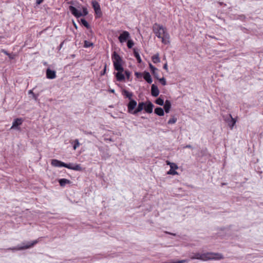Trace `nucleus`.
I'll use <instances>...</instances> for the list:
<instances>
[{
    "label": "nucleus",
    "mask_w": 263,
    "mask_h": 263,
    "mask_svg": "<svg viewBox=\"0 0 263 263\" xmlns=\"http://www.w3.org/2000/svg\"><path fill=\"white\" fill-rule=\"evenodd\" d=\"M74 25L75 27L77 28V26H76V24L74 23Z\"/></svg>",
    "instance_id": "nucleus-48"
},
{
    "label": "nucleus",
    "mask_w": 263,
    "mask_h": 263,
    "mask_svg": "<svg viewBox=\"0 0 263 263\" xmlns=\"http://www.w3.org/2000/svg\"><path fill=\"white\" fill-rule=\"evenodd\" d=\"M155 102L156 104L160 105H162L164 103L163 99H161V98L157 99Z\"/></svg>",
    "instance_id": "nucleus-29"
},
{
    "label": "nucleus",
    "mask_w": 263,
    "mask_h": 263,
    "mask_svg": "<svg viewBox=\"0 0 263 263\" xmlns=\"http://www.w3.org/2000/svg\"><path fill=\"white\" fill-rule=\"evenodd\" d=\"M167 174L174 175L177 174L178 173L175 171V170L170 169V171L167 172Z\"/></svg>",
    "instance_id": "nucleus-33"
},
{
    "label": "nucleus",
    "mask_w": 263,
    "mask_h": 263,
    "mask_svg": "<svg viewBox=\"0 0 263 263\" xmlns=\"http://www.w3.org/2000/svg\"><path fill=\"white\" fill-rule=\"evenodd\" d=\"M218 3L220 6H222V5L226 6V4H224L223 2H219Z\"/></svg>",
    "instance_id": "nucleus-44"
},
{
    "label": "nucleus",
    "mask_w": 263,
    "mask_h": 263,
    "mask_svg": "<svg viewBox=\"0 0 263 263\" xmlns=\"http://www.w3.org/2000/svg\"><path fill=\"white\" fill-rule=\"evenodd\" d=\"M29 93H32V94H33V97H34V99H35V100L36 99V96H35V95L33 93V92H32V90H29Z\"/></svg>",
    "instance_id": "nucleus-39"
},
{
    "label": "nucleus",
    "mask_w": 263,
    "mask_h": 263,
    "mask_svg": "<svg viewBox=\"0 0 263 263\" xmlns=\"http://www.w3.org/2000/svg\"><path fill=\"white\" fill-rule=\"evenodd\" d=\"M143 109L146 112H148V104L147 102H146L145 103L143 102L139 103L138 107L135 109L133 115H137Z\"/></svg>",
    "instance_id": "nucleus-4"
},
{
    "label": "nucleus",
    "mask_w": 263,
    "mask_h": 263,
    "mask_svg": "<svg viewBox=\"0 0 263 263\" xmlns=\"http://www.w3.org/2000/svg\"><path fill=\"white\" fill-rule=\"evenodd\" d=\"M191 259H199L203 261L210 260H220L224 258L222 254L213 252H206L205 253H193L190 256Z\"/></svg>",
    "instance_id": "nucleus-2"
},
{
    "label": "nucleus",
    "mask_w": 263,
    "mask_h": 263,
    "mask_svg": "<svg viewBox=\"0 0 263 263\" xmlns=\"http://www.w3.org/2000/svg\"><path fill=\"white\" fill-rule=\"evenodd\" d=\"M185 147L186 148H192V146L191 145H187L185 146Z\"/></svg>",
    "instance_id": "nucleus-45"
},
{
    "label": "nucleus",
    "mask_w": 263,
    "mask_h": 263,
    "mask_svg": "<svg viewBox=\"0 0 263 263\" xmlns=\"http://www.w3.org/2000/svg\"><path fill=\"white\" fill-rule=\"evenodd\" d=\"M153 104L149 101V113H151L153 111Z\"/></svg>",
    "instance_id": "nucleus-35"
},
{
    "label": "nucleus",
    "mask_w": 263,
    "mask_h": 263,
    "mask_svg": "<svg viewBox=\"0 0 263 263\" xmlns=\"http://www.w3.org/2000/svg\"><path fill=\"white\" fill-rule=\"evenodd\" d=\"M2 52L4 53L5 54L8 55L9 58L11 59H13V57L11 56V54H10L5 49H2Z\"/></svg>",
    "instance_id": "nucleus-31"
},
{
    "label": "nucleus",
    "mask_w": 263,
    "mask_h": 263,
    "mask_svg": "<svg viewBox=\"0 0 263 263\" xmlns=\"http://www.w3.org/2000/svg\"><path fill=\"white\" fill-rule=\"evenodd\" d=\"M59 182L61 186H64L66 184H70L71 181L68 179L63 178L60 179Z\"/></svg>",
    "instance_id": "nucleus-19"
},
{
    "label": "nucleus",
    "mask_w": 263,
    "mask_h": 263,
    "mask_svg": "<svg viewBox=\"0 0 263 263\" xmlns=\"http://www.w3.org/2000/svg\"><path fill=\"white\" fill-rule=\"evenodd\" d=\"M163 68L167 71V63H165L163 65Z\"/></svg>",
    "instance_id": "nucleus-42"
},
{
    "label": "nucleus",
    "mask_w": 263,
    "mask_h": 263,
    "mask_svg": "<svg viewBox=\"0 0 263 263\" xmlns=\"http://www.w3.org/2000/svg\"><path fill=\"white\" fill-rule=\"evenodd\" d=\"M51 164L55 167H63L64 165V162L57 159H52L51 160Z\"/></svg>",
    "instance_id": "nucleus-15"
},
{
    "label": "nucleus",
    "mask_w": 263,
    "mask_h": 263,
    "mask_svg": "<svg viewBox=\"0 0 263 263\" xmlns=\"http://www.w3.org/2000/svg\"><path fill=\"white\" fill-rule=\"evenodd\" d=\"M37 242H38L37 240H35L33 241L32 242L29 243V244L26 246H25L23 247H20L18 248H10L9 249L12 250H24V249H28V248H30L33 247L34 245H35L36 243H37Z\"/></svg>",
    "instance_id": "nucleus-10"
},
{
    "label": "nucleus",
    "mask_w": 263,
    "mask_h": 263,
    "mask_svg": "<svg viewBox=\"0 0 263 263\" xmlns=\"http://www.w3.org/2000/svg\"><path fill=\"white\" fill-rule=\"evenodd\" d=\"M152 60L153 62V63H157L160 62V58L159 57V54H156L153 55L152 57Z\"/></svg>",
    "instance_id": "nucleus-22"
},
{
    "label": "nucleus",
    "mask_w": 263,
    "mask_h": 263,
    "mask_svg": "<svg viewBox=\"0 0 263 263\" xmlns=\"http://www.w3.org/2000/svg\"><path fill=\"white\" fill-rule=\"evenodd\" d=\"M73 142L74 143L73 148L76 150L80 146V144L78 139L74 140Z\"/></svg>",
    "instance_id": "nucleus-26"
},
{
    "label": "nucleus",
    "mask_w": 263,
    "mask_h": 263,
    "mask_svg": "<svg viewBox=\"0 0 263 263\" xmlns=\"http://www.w3.org/2000/svg\"><path fill=\"white\" fill-rule=\"evenodd\" d=\"M92 6L95 10V13L98 17L102 16V13L101 10L100 6L98 2L96 1H92L91 2Z\"/></svg>",
    "instance_id": "nucleus-5"
},
{
    "label": "nucleus",
    "mask_w": 263,
    "mask_h": 263,
    "mask_svg": "<svg viewBox=\"0 0 263 263\" xmlns=\"http://www.w3.org/2000/svg\"><path fill=\"white\" fill-rule=\"evenodd\" d=\"M110 91L112 92H114V90H111Z\"/></svg>",
    "instance_id": "nucleus-47"
},
{
    "label": "nucleus",
    "mask_w": 263,
    "mask_h": 263,
    "mask_svg": "<svg viewBox=\"0 0 263 263\" xmlns=\"http://www.w3.org/2000/svg\"><path fill=\"white\" fill-rule=\"evenodd\" d=\"M137 103L135 100H131L127 104L128 112L130 114H134L135 109Z\"/></svg>",
    "instance_id": "nucleus-6"
},
{
    "label": "nucleus",
    "mask_w": 263,
    "mask_h": 263,
    "mask_svg": "<svg viewBox=\"0 0 263 263\" xmlns=\"http://www.w3.org/2000/svg\"><path fill=\"white\" fill-rule=\"evenodd\" d=\"M134 45V42L132 41V40H128L127 41V46L128 47V48H132L133 46Z\"/></svg>",
    "instance_id": "nucleus-30"
},
{
    "label": "nucleus",
    "mask_w": 263,
    "mask_h": 263,
    "mask_svg": "<svg viewBox=\"0 0 263 263\" xmlns=\"http://www.w3.org/2000/svg\"><path fill=\"white\" fill-rule=\"evenodd\" d=\"M69 9L71 13H72V14H73L74 16H76L77 18L83 16L82 13L81 11H79L76 8H75L73 6H70L69 7Z\"/></svg>",
    "instance_id": "nucleus-9"
},
{
    "label": "nucleus",
    "mask_w": 263,
    "mask_h": 263,
    "mask_svg": "<svg viewBox=\"0 0 263 263\" xmlns=\"http://www.w3.org/2000/svg\"><path fill=\"white\" fill-rule=\"evenodd\" d=\"M159 93V90L158 87L155 84H153L151 87V94L154 97H157Z\"/></svg>",
    "instance_id": "nucleus-16"
},
{
    "label": "nucleus",
    "mask_w": 263,
    "mask_h": 263,
    "mask_svg": "<svg viewBox=\"0 0 263 263\" xmlns=\"http://www.w3.org/2000/svg\"><path fill=\"white\" fill-rule=\"evenodd\" d=\"M134 54L137 60L138 61V63H140L141 62V59L140 58V56L138 52V51L136 50L135 48L134 49Z\"/></svg>",
    "instance_id": "nucleus-21"
},
{
    "label": "nucleus",
    "mask_w": 263,
    "mask_h": 263,
    "mask_svg": "<svg viewBox=\"0 0 263 263\" xmlns=\"http://www.w3.org/2000/svg\"><path fill=\"white\" fill-rule=\"evenodd\" d=\"M46 77L49 79H53L56 77L55 71L49 68L46 70Z\"/></svg>",
    "instance_id": "nucleus-12"
},
{
    "label": "nucleus",
    "mask_w": 263,
    "mask_h": 263,
    "mask_svg": "<svg viewBox=\"0 0 263 263\" xmlns=\"http://www.w3.org/2000/svg\"><path fill=\"white\" fill-rule=\"evenodd\" d=\"M43 1L44 0H36V4L37 5H40Z\"/></svg>",
    "instance_id": "nucleus-38"
},
{
    "label": "nucleus",
    "mask_w": 263,
    "mask_h": 263,
    "mask_svg": "<svg viewBox=\"0 0 263 263\" xmlns=\"http://www.w3.org/2000/svg\"><path fill=\"white\" fill-rule=\"evenodd\" d=\"M23 120L22 118H16L13 122L11 128H15L21 125L23 123Z\"/></svg>",
    "instance_id": "nucleus-14"
},
{
    "label": "nucleus",
    "mask_w": 263,
    "mask_h": 263,
    "mask_svg": "<svg viewBox=\"0 0 263 263\" xmlns=\"http://www.w3.org/2000/svg\"><path fill=\"white\" fill-rule=\"evenodd\" d=\"M135 75L137 78H143V79L148 82V72L147 71H144V73L141 72H135Z\"/></svg>",
    "instance_id": "nucleus-13"
},
{
    "label": "nucleus",
    "mask_w": 263,
    "mask_h": 263,
    "mask_svg": "<svg viewBox=\"0 0 263 263\" xmlns=\"http://www.w3.org/2000/svg\"><path fill=\"white\" fill-rule=\"evenodd\" d=\"M112 59L115 69L117 71L116 74L117 80L119 82L124 81L125 76L123 73L124 68L121 64L122 61L121 58L116 51H114L112 55Z\"/></svg>",
    "instance_id": "nucleus-1"
},
{
    "label": "nucleus",
    "mask_w": 263,
    "mask_h": 263,
    "mask_svg": "<svg viewBox=\"0 0 263 263\" xmlns=\"http://www.w3.org/2000/svg\"><path fill=\"white\" fill-rule=\"evenodd\" d=\"M167 164L170 165L171 169L177 170L178 168V167L177 165V164H176L174 163H171V162H170L168 161H167Z\"/></svg>",
    "instance_id": "nucleus-25"
},
{
    "label": "nucleus",
    "mask_w": 263,
    "mask_h": 263,
    "mask_svg": "<svg viewBox=\"0 0 263 263\" xmlns=\"http://www.w3.org/2000/svg\"><path fill=\"white\" fill-rule=\"evenodd\" d=\"M152 82V79L151 77V76L149 74V84Z\"/></svg>",
    "instance_id": "nucleus-43"
},
{
    "label": "nucleus",
    "mask_w": 263,
    "mask_h": 263,
    "mask_svg": "<svg viewBox=\"0 0 263 263\" xmlns=\"http://www.w3.org/2000/svg\"><path fill=\"white\" fill-rule=\"evenodd\" d=\"M230 117L231 118V120L229 122V125L230 126V128L232 129L233 126L235 125L236 121L235 120V119L232 118L231 115H230Z\"/></svg>",
    "instance_id": "nucleus-23"
},
{
    "label": "nucleus",
    "mask_w": 263,
    "mask_h": 263,
    "mask_svg": "<svg viewBox=\"0 0 263 263\" xmlns=\"http://www.w3.org/2000/svg\"><path fill=\"white\" fill-rule=\"evenodd\" d=\"M168 233V234H171V235H174V236L176 235L175 234H173V233Z\"/></svg>",
    "instance_id": "nucleus-46"
},
{
    "label": "nucleus",
    "mask_w": 263,
    "mask_h": 263,
    "mask_svg": "<svg viewBox=\"0 0 263 263\" xmlns=\"http://www.w3.org/2000/svg\"><path fill=\"white\" fill-rule=\"evenodd\" d=\"M149 68L151 69L153 74L154 75V77L157 79H159V70L155 68L154 66H153L151 63H149Z\"/></svg>",
    "instance_id": "nucleus-11"
},
{
    "label": "nucleus",
    "mask_w": 263,
    "mask_h": 263,
    "mask_svg": "<svg viewBox=\"0 0 263 263\" xmlns=\"http://www.w3.org/2000/svg\"><path fill=\"white\" fill-rule=\"evenodd\" d=\"M63 167H66L67 168L74 170V171H82V167L80 164H73L72 163H64V165Z\"/></svg>",
    "instance_id": "nucleus-7"
},
{
    "label": "nucleus",
    "mask_w": 263,
    "mask_h": 263,
    "mask_svg": "<svg viewBox=\"0 0 263 263\" xmlns=\"http://www.w3.org/2000/svg\"><path fill=\"white\" fill-rule=\"evenodd\" d=\"M153 30L155 35L161 40L163 44L165 45L170 44V36L166 28L156 23L153 26Z\"/></svg>",
    "instance_id": "nucleus-3"
},
{
    "label": "nucleus",
    "mask_w": 263,
    "mask_h": 263,
    "mask_svg": "<svg viewBox=\"0 0 263 263\" xmlns=\"http://www.w3.org/2000/svg\"><path fill=\"white\" fill-rule=\"evenodd\" d=\"M122 95L126 98H128L129 100H133L132 97L133 96V93L132 92H129L125 89H123L122 90Z\"/></svg>",
    "instance_id": "nucleus-17"
},
{
    "label": "nucleus",
    "mask_w": 263,
    "mask_h": 263,
    "mask_svg": "<svg viewBox=\"0 0 263 263\" xmlns=\"http://www.w3.org/2000/svg\"><path fill=\"white\" fill-rule=\"evenodd\" d=\"M92 46H93V43H92L89 41H84V47L88 48V47H90Z\"/></svg>",
    "instance_id": "nucleus-28"
},
{
    "label": "nucleus",
    "mask_w": 263,
    "mask_h": 263,
    "mask_svg": "<svg viewBox=\"0 0 263 263\" xmlns=\"http://www.w3.org/2000/svg\"><path fill=\"white\" fill-rule=\"evenodd\" d=\"M125 74L126 77L127 78V79H129L130 75V72L129 71L126 70L125 71Z\"/></svg>",
    "instance_id": "nucleus-37"
},
{
    "label": "nucleus",
    "mask_w": 263,
    "mask_h": 263,
    "mask_svg": "<svg viewBox=\"0 0 263 263\" xmlns=\"http://www.w3.org/2000/svg\"><path fill=\"white\" fill-rule=\"evenodd\" d=\"M64 43V41L62 42L60 45H59V49L60 50L63 46V44Z\"/></svg>",
    "instance_id": "nucleus-40"
},
{
    "label": "nucleus",
    "mask_w": 263,
    "mask_h": 263,
    "mask_svg": "<svg viewBox=\"0 0 263 263\" xmlns=\"http://www.w3.org/2000/svg\"><path fill=\"white\" fill-rule=\"evenodd\" d=\"M155 113L158 116H162L164 115V110L161 107H157L155 109Z\"/></svg>",
    "instance_id": "nucleus-20"
},
{
    "label": "nucleus",
    "mask_w": 263,
    "mask_h": 263,
    "mask_svg": "<svg viewBox=\"0 0 263 263\" xmlns=\"http://www.w3.org/2000/svg\"><path fill=\"white\" fill-rule=\"evenodd\" d=\"M71 56H72V57H74V56H75V55H74V54H72Z\"/></svg>",
    "instance_id": "nucleus-49"
},
{
    "label": "nucleus",
    "mask_w": 263,
    "mask_h": 263,
    "mask_svg": "<svg viewBox=\"0 0 263 263\" xmlns=\"http://www.w3.org/2000/svg\"><path fill=\"white\" fill-rule=\"evenodd\" d=\"M176 121H177V118L176 117H175L174 116H173L172 118H171L168 121L167 123L168 124H172L175 123L176 122Z\"/></svg>",
    "instance_id": "nucleus-27"
},
{
    "label": "nucleus",
    "mask_w": 263,
    "mask_h": 263,
    "mask_svg": "<svg viewBox=\"0 0 263 263\" xmlns=\"http://www.w3.org/2000/svg\"><path fill=\"white\" fill-rule=\"evenodd\" d=\"M106 66H107V65H106V64H105L104 66V68L103 70L102 71H101V76L105 74V73L106 72Z\"/></svg>",
    "instance_id": "nucleus-36"
},
{
    "label": "nucleus",
    "mask_w": 263,
    "mask_h": 263,
    "mask_svg": "<svg viewBox=\"0 0 263 263\" xmlns=\"http://www.w3.org/2000/svg\"><path fill=\"white\" fill-rule=\"evenodd\" d=\"M83 16H85L88 14V11L86 8H83Z\"/></svg>",
    "instance_id": "nucleus-34"
},
{
    "label": "nucleus",
    "mask_w": 263,
    "mask_h": 263,
    "mask_svg": "<svg viewBox=\"0 0 263 263\" xmlns=\"http://www.w3.org/2000/svg\"><path fill=\"white\" fill-rule=\"evenodd\" d=\"M159 82L161 83V84L163 86L165 85L166 84V81H165V79L164 78H159V79H158Z\"/></svg>",
    "instance_id": "nucleus-32"
},
{
    "label": "nucleus",
    "mask_w": 263,
    "mask_h": 263,
    "mask_svg": "<svg viewBox=\"0 0 263 263\" xmlns=\"http://www.w3.org/2000/svg\"><path fill=\"white\" fill-rule=\"evenodd\" d=\"M130 37V34L128 32L124 31L119 36L118 39L121 43H124L127 41Z\"/></svg>",
    "instance_id": "nucleus-8"
},
{
    "label": "nucleus",
    "mask_w": 263,
    "mask_h": 263,
    "mask_svg": "<svg viewBox=\"0 0 263 263\" xmlns=\"http://www.w3.org/2000/svg\"><path fill=\"white\" fill-rule=\"evenodd\" d=\"M80 21L82 24L86 28L89 29L90 28V25L88 23L84 18H81Z\"/></svg>",
    "instance_id": "nucleus-24"
},
{
    "label": "nucleus",
    "mask_w": 263,
    "mask_h": 263,
    "mask_svg": "<svg viewBox=\"0 0 263 263\" xmlns=\"http://www.w3.org/2000/svg\"><path fill=\"white\" fill-rule=\"evenodd\" d=\"M171 107V102L168 100H166L164 106V109L166 113L169 112L170 108Z\"/></svg>",
    "instance_id": "nucleus-18"
},
{
    "label": "nucleus",
    "mask_w": 263,
    "mask_h": 263,
    "mask_svg": "<svg viewBox=\"0 0 263 263\" xmlns=\"http://www.w3.org/2000/svg\"><path fill=\"white\" fill-rule=\"evenodd\" d=\"M84 132V133L85 134H87V135H92V133L91 132H86V131H85Z\"/></svg>",
    "instance_id": "nucleus-41"
}]
</instances>
